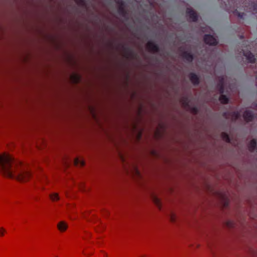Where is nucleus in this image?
<instances>
[{"label": "nucleus", "mask_w": 257, "mask_h": 257, "mask_svg": "<svg viewBox=\"0 0 257 257\" xmlns=\"http://www.w3.org/2000/svg\"><path fill=\"white\" fill-rule=\"evenodd\" d=\"M147 48L150 52L153 53H158L160 50L158 45L152 41H149L147 43Z\"/></svg>", "instance_id": "4"}, {"label": "nucleus", "mask_w": 257, "mask_h": 257, "mask_svg": "<svg viewBox=\"0 0 257 257\" xmlns=\"http://www.w3.org/2000/svg\"><path fill=\"white\" fill-rule=\"evenodd\" d=\"M204 42L209 45L216 46L218 44L216 39L212 35L206 34L204 36Z\"/></svg>", "instance_id": "3"}, {"label": "nucleus", "mask_w": 257, "mask_h": 257, "mask_svg": "<svg viewBox=\"0 0 257 257\" xmlns=\"http://www.w3.org/2000/svg\"><path fill=\"white\" fill-rule=\"evenodd\" d=\"M253 106L257 108V100L252 103Z\"/></svg>", "instance_id": "27"}, {"label": "nucleus", "mask_w": 257, "mask_h": 257, "mask_svg": "<svg viewBox=\"0 0 257 257\" xmlns=\"http://www.w3.org/2000/svg\"><path fill=\"white\" fill-rule=\"evenodd\" d=\"M57 227L60 231H64L67 228V225L64 221H61L58 224Z\"/></svg>", "instance_id": "14"}, {"label": "nucleus", "mask_w": 257, "mask_h": 257, "mask_svg": "<svg viewBox=\"0 0 257 257\" xmlns=\"http://www.w3.org/2000/svg\"><path fill=\"white\" fill-rule=\"evenodd\" d=\"M76 2L82 6H86V0H75Z\"/></svg>", "instance_id": "22"}, {"label": "nucleus", "mask_w": 257, "mask_h": 257, "mask_svg": "<svg viewBox=\"0 0 257 257\" xmlns=\"http://www.w3.org/2000/svg\"><path fill=\"white\" fill-rule=\"evenodd\" d=\"M121 48L124 52V56L126 58L133 56L134 55V52L133 50L130 47L126 46L124 45H122Z\"/></svg>", "instance_id": "9"}, {"label": "nucleus", "mask_w": 257, "mask_h": 257, "mask_svg": "<svg viewBox=\"0 0 257 257\" xmlns=\"http://www.w3.org/2000/svg\"><path fill=\"white\" fill-rule=\"evenodd\" d=\"M189 79L192 84L197 86L200 83V78L199 76L193 72H191L189 74Z\"/></svg>", "instance_id": "8"}, {"label": "nucleus", "mask_w": 257, "mask_h": 257, "mask_svg": "<svg viewBox=\"0 0 257 257\" xmlns=\"http://www.w3.org/2000/svg\"><path fill=\"white\" fill-rule=\"evenodd\" d=\"M0 171L5 176L20 182L27 181L31 176L27 166L7 154L0 155Z\"/></svg>", "instance_id": "1"}, {"label": "nucleus", "mask_w": 257, "mask_h": 257, "mask_svg": "<svg viewBox=\"0 0 257 257\" xmlns=\"http://www.w3.org/2000/svg\"><path fill=\"white\" fill-rule=\"evenodd\" d=\"M243 117L246 122H250L253 119L254 115L252 111L246 110L244 112Z\"/></svg>", "instance_id": "6"}, {"label": "nucleus", "mask_w": 257, "mask_h": 257, "mask_svg": "<svg viewBox=\"0 0 257 257\" xmlns=\"http://www.w3.org/2000/svg\"><path fill=\"white\" fill-rule=\"evenodd\" d=\"M193 110H194L195 112H196V111H197V108H193Z\"/></svg>", "instance_id": "29"}, {"label": "nucleus", "mask_w": 257, "mask_h": 257, "mask_svg": "<svg viewBox=\"0 0 257 257\" xmlns=\"http://www.w3.org/2000/svg\"><path fill=\"white\" fill-rule=\"evenodd\" d=\"M182 57L188 62H191L193 60L194 57L193 54L187 51H183L181 54Z\"/></svg>", "instance_id": "10"}, {"label": "nucleus", "mask_w": 257, "mask_h": 257, "mask_svg": "<svg viewBox=\"0 0 257 257\" xmlns=\"http://www.w3.org/2000/svg\"><path fill=\"white\" fill-rule=\"evenodd\" d=\"M230 116L232 120L235 121L240 117V113L238 111H234L230 113Z\"/></svg>", "instance_id": "15"}, {"label": "nucleus", "mask_w": 257, "mask_h": 257, "mask_svg": "<svg viewBox=\"0 0 257 257\" xmlns=\"http://www.w3.org/2000/svg\"><path fill=\"white\" fill-rule=\"evenodd\" d=\"M248 147L249 151L252 152L256 149V142L255 139H252L250 141Z\"/></svg>", "instance_id": "13"}, {"label": "nucleus", "mask_w": 257, "mask_h": 257, "mask_svg": "<svg viewBox=\"0 0 257 257\" xmlns=\"http://www.w3.org/2000/svg\"><path fill=\"white\" fill-rule=\"evenodd\" d=\"M222 138L227 143H230V139L228 135L226 133H222L221 134Z\"/></svg>", "instance_id": "17"}, {"label": "nucleus", "mask_w": 257, "mask_h": 257, "mask_svg": "<svg viewBox=\"0 0 257 257\" xmlns=\"http://www.w3.org/2000/svg\"><path fill=\"white\" fill-rule=\"evenodd\" d=\"M175 215L172 214L170 216V220L172 221V222H174L175 221Z\"/></svg>", "instance_id": "26"}, {"label": "nucleus", "mask_w": 257, "mask_h": 257, "mask_svg": "<svg viewBox=\"0 0 257 257\" xmlns=\"http://www.w3.org/2000/svg\"><path fill=\"white\" fill-rule=\"evenodd\" d=\"M181 101L185 106H188L189 105L188 99L186 96L183 97L182 98Z\"/></svg>", "instance_id": "21"}, {"label": "nucleus", "mask_w": 257, "mask_h": 257, "mask_svg": "<svg viewBox=\"0 0 257 257\" xmlns=\"http://www.w3.org/2000/svg\"><path fill=\"white\" fill-rule=\"evenodd\" d=\"M136 173H137L138 175H140V174H139V171H138L137 169H136Z\"/></svg>", "instance_id": "28"}, {"label": "nucleus", "mask_w": 257, "mask_h": 257, "mask_svg": "<svg viewBox=\"0 0 257 257\" xmlns=\"http://www.w3.org/2000/svg\"><path fill=\"white\" fill-rule=\"evenodd\" d=\"M186 14L192 22H196L197 21L198 18V15L192 9L190 8H187Z\"/></svg>", "instance_id": "5"}, {"label": "nucleus", "mask_w": 257, "mask_h": 257, "mask_svg": "<svg viewBox=\"0 0 257 257\" xmlns=\"http://www.w3.org/2000/svg\"><path fill=\"white\" fill-rule=\"evenodd\" d=\"M235 15L237 16L239 18L243 19L244 16H245L244 13H240L237 10H235L234 12Z\"/></svg>", "instance_id": "18"}, {"label": "nucleus", "mask_w": 257, "mask_h": 257, "mask_svg": "<svg viewBox=\"0 0 257 257\" xmlns=\"http://www.w3.org/2000/svg\"><path fill=\"white\" fill-rule=\"evenodd\" d=\"M246 10L253 14H257V3L251 2L248 6H245Z\"/></svg>", "instance_id": "11"}, {"label": "nucleus", "mask_w": 257, "mask_h": 257, "mask_svg": "<svg viewBox=\"0 0 257 257\" xmlns=\"http://www.w3.org/2000/svg\"><path fill=\"white\" fill-rule=\"evenodd\" d=\"M243 54L246 57L248 62L253 63L255 61V58H254V56L250 51H245L243 50Z\"/></svg>", "instance_id": "7"}, {"label": "nucleus", "mask_w": 257, "mask_h": 257, "mask_svg": "<svg viewBox=\"0 0 257 257\" xmlns=\"http://www.w3.org/2000/svg\"><path fill=\"white\" fill-rule=\"evenodd\" d=\"M116 3L118 4L119 6L125 5L124 2L122 0H117Z\"/></svg>", "instance_id": "23"}, {"label": "nucleus", "mask_w": 257, "mask_h": 257, "mask_svg": "<svg viewBox=\"0 0 257 257\" xmlns=\"http://www.w3.org/2000/svg\"><path fill=\"white\" fill-rule=\"evenodd\" d=\"M73 77H74V81H75V82L78 83L79 82V81L80 80V77L79 76L74 75Z\"/></svg>", "instance_id": "24"}, {"label": "nucleus", "mask_w": 257, "mask_h": 257, "mask_svg": "<svg viewBox=\"0 0 257 257\" xmlns=\"http://www.w3.org/2000/svg\"><path fill=\"white\" fill-rule=\"evenodd\" d=\"M74 164L75 165H80L83 166L84 165L85 163L83 161L80 160L78 158H76L74 160Z\"/></svg>", "instance_id": "19"}, {"label": "nucleus", "mask_w": 257, "mask_h": 257, "mask_svg": "<svg viewBox=\"0 0 257 257\" xmlns=\"http://www.w3.org/2000/svg\"><path fill=\"white\" fill-rule=\"evenodd\" d=\"M49 197L52 201H58L60 199L59 195L57 193H53L50 194Z\"/></svg>", "instance_id": "16"}, {"label": "nucleus", "mask_w": 257, "mask_h": 257, "mask_svg": "<svg viewBox=\"0 0 257 257\" xmlns=\"http://www.w3.org/2000/svg\"><path fill=\"white\" fill-rule=\"evenodd\" d=\"M5 232H6V230H5V229L4 228H3V227H1L0 228V235L1 236H4V233Z\"/></svg>", "instance_id": "25"}, {"label": "nucleus", "mask_w": 257, "mask_h": 257, "mask_svg": "<svg viewBox=\"0 0 257 257\" xmlns=\"http://www.w3.org/2000/svg\"><path fill=\"white\" fill-rule=\"evenodd\" d=\"M217 88L220 94L219 98L220 101L223 104H227L229 101V99L226 95L223 94L224 92V78L223 76L219 77Z\"/></svg>", "instance_id": "2"}, {"label": "nucleus", "mask_w": 257, "mask_h": 257, "mask_svg": "<svg viewBox=\"0 0 257 257\" xmlns=\"http://www.w3.org/2000/svg\"><path fill=\"white\" fill-rule=\"evenodd\" d=\"M117 11L118 13L124 18H125L127 15V11L125 9V5L119 6Z\"/></svg>", "instance_id": "12"}, {"label": "nucleus", "mask_w": 257, "mask_h": 257, "mask_svg": "<svg viewBox=\"0 0 257 257\" xmlns=\"http://www.w3.org/2000/svg\"><path fill=\"white\" fill-rule=\"evenodd\" d=\"M154 201L156 205L158 207L159 209H161V204L160 200L156 197H154Z\"/></svg>", "instance_id": "20"}]
</instances>
